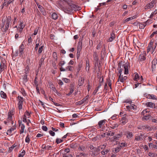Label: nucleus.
Here are the masks:
<instances>
[{
  "label": "nucleus",
  "instance_id": "obj_1",
  "mask_svg": "<svg viewBox=\"0 0 157 157\" xmlns=\"http://www.w3.org/2000/svg\"><path fill=\"white\" fill-rule=\"evenodd\" d=\"M118 68L122 69L123 70L124 69V74H128V64L125 63L124 62L122 61L119 63L118 65Z\"/></svg>",
  "mask_w": 157,
  "mask_h": 157
},
{
  "label": "nucleus",
  "instance_id": "obj_2",
  "mask_svg": "<svg viewBox=\"0 0 157 157\" xmlns=\"http://www.w3.org/2000/svg\"><path fill=\"white\" fill-rule=\"evenodd\" d=\"M93 56L94 57V69L96 70L97 69V66H98V52H94Z\"/></svg>",
  "mask_w": 157,
  "mask_h": 157
},
{
  "label": "nucleus",
  "instance_id": "obj_3",
  "mask_svg": "<svg viewBox=\"0 0 157 157\" xmlns=\"http://www.w3.org/2000/svg\"><path fill=\"white\" fill-rule=\"evenodd\" d=\"M18 107L19 110L21 109L22 106V103L24 101L23 98L22 97L18 96Z\"/></svg>",
  "mask_w": 157,
  "mask_h": 157
},
{
  "label": "nucleus",
  "instance_id": "obj_4",
  "mask_svg": "<svg viewBox=\"0 0 157 157\" xmlns=\"http://www.w3.org/2000/svg\"><path fill=\"white\" fill-rule=\"evenodd\" d=\"M11 21V19L10 17L8 16V17H7V21L6 25V28L3 29H2L3 32H6V30L8 29V28L9 27V24L10 23Z\"/></svg>",
  "mask_w": 157,
  "mask_h": 157
},
{
  "label": "nucleus",
  "instance_id": "obj_5",
  "mask_svg": "<svg viewBox=\"0 0 157 157\" xmlns=\"http://www.w3.org/2000/svg\"><path fill=\"white\" fill-rule=\"evenodd\" d=\"M157 67V59H154L152 62L151 68L152 72L155 71Z\"/></svg>",
  "mask_w": 157,
  "mask_h": 157
},
{
  "label": "nucleus",
  "instance_id": "obj_6",
  "mask_svg": "<svg viewBox=\"0 0 157 157\" xmlns=\"http://www.w3.org/2000/svg\"><path fill=\"white\" fill-rule=\"evenodd\" d=\"M128 121V119L126 117V115L124 114L123 117L121 118V120L120 121L121 124L122 125H124L126 124Z\"/></svg>",
  "mask_w": 157,
  "mask_h": 157
},
{
  "label": "nucleus",
  "instance_id": "obj_7",
  "mask_svg": "<svg viewBox=\"0 0 157 157\" xmlns=\"http://www.w3.org/2000/svg\"><path fill=\"white\" fill-rule=\"evenodd\" d=\"M155 1L153 0L148 4H147L145 6V9H149L153 8L154 6V4H155Z\"/></svg>",
  "mask_w": 157,
  "mask_h": 157
},
{
  "label": "nucleus",
  "instance_id": "obj_8",
  "mask_svg": "<svg viewBox=\"0 0 157 157\" xmlns=\"http://www.w3.org/2000/svg\"><path fill=\"white\" fill-rule=\"evenodd\" d=\"M88 96H86L82 100L77 102L75 104L76 105H80L83 104L85 102L87 99Z\"/></svg>",
  "mask_w": 157,
  "mask_h": 157
},
{
  "label": "nucleus",
  "instance_id": "obj_9",
  "mask_svg": "<svg viewBox=\"0 0 157 157\" xmlns=\"http://www.w3.org/2000/svg\"><path fill=\"white\" fill-rule=\"evenodd\" d=\"M37 6L38 8H39L40 11L42 13V14L44 15H45L46 14V13L44 11V8L41 5L37 3Z\"/></svg>",
  "mask_w": 157,
  "mask_h": 157
},
{
  "label": "nucleus",
  "instance_id": "obj_10",
  "mask_svg": "<svg viewBox=\"0 0 157 157\" xmlns=\"http://www.w3.org/2000/svg\"><path fill=\"white\" fill-rule=\"evenodd\" d=\"M146 57L144 54H140L139 56V60L140 62L145 60Z\"/></svg>",
  "mask_w": 157,
  "mask_h": 157
},
{
  "label": "nucleus",
  "instance_id": "obj_11",
  "mask_svg": "<svg viewBox=\"0 0 157 157\" xmlns=\"http://www.w3.org/2000/svg\"><path fill=\"white\" fill-rule=\"evenodd\" d=\"M105 48H104L102 50L101 52L103 53V55L101 54V58L100 59V63H99V64L100 65H101V64H102V62H103V60H104L103 58H104V53H105Z\"/></svg>",
  "mask_w": 157,
  "mask_h": 157
},
{
  "label": "nucleus",
  "instance_id": "obj_12",
  "mask_svg": "<svg viewBox=\"0 0 157 157\" xmlns=\"http://www.w3.org/2000/svg\"><path fill=\"white\" fill-rule=\"evenodd\" d=\"M146 105L147 107L151 108H154L155 106V104L154 103L151 102L146 103Z\"/></svg>",
  "mask_w": 157,
  "mask_h": 157
},
{
  "label": "nucleus",
  "instance_id": "obj_13",
  "mask_svg": "<svg viewBox=\"0 0 157 157\" xmlns=\"http://www.w3.org/2000/svg\"><path fill=\"white\" fill-rule=\"evenodd\" d=\"M24 49V46L23 44H21L19 48V51L20 53V56L22 55L23 53V50Z\"/></svg>",
  "mask_w": 157,
  "mask_h": 157
},
{
  "label": "nucleus",
  "instance_id": "obj_14",
  "mask_svg": "<svg viewBox=\"0 0 157 157\" xmlns=\"http://www.w3.org/2000/svg\"><path fill=\"white\" fill-rule=\"evenodd\" d=\"M84 81V77H82L81 78V79H79L78 82V85H79V86H82Z\"/></svg>",
  "mask_w": 157,
  "mask_h": 157
},
{
  "label": "nucleus",
  "instance_id": "obj_15",
  "mask_svg": "<svg viewBox=\"0 0 157 157\" xmlns=\"http://www.w3.org/2000/svg\"><path fill=\"white\" fill-rule=\"evenodd\" d=\"M127 135V138L128 139H131L133 136L132 132L129 131H127L126 132Z\"/></svg>",
  "mask_w": 157,
  "mask_h": 157
},
{
  "label": "nucleus",
  "instance_id": "obj_16",
  "mask_svg": "<svg viewBox=\"0 0 157 157\" xmlns=\"http://www.w3.org/2000/svg\"><path fill=\"white\" fill-rule=\"evenodd\" d=\"M82 48V42H78V45L77 48V51L78 52H80Z\"/></svg>",
  "mask_w": 157,
  "mask_h": 157
},
{
  "label": "nucleus",
  "instance_id": "obj_17",
  "mask_svg": "<svg viewBox=\"0 0 157 157\" xmlns=\"http://www.w3.org/2000/svg\"><path fill=\"white\" fill-rule=\"evenodd\" d=\"M106 120H101L99 122V128H101L102 126H104V125L105 123Z\"/></svg>",
  "mask_w": 157,
  "mask_h": 157
},
{
  "label": "nucleus",
  "instance_id": "obj_18",
  "mask_svg": "<svg viewBox=\"0 0 157 157\" xmlns=\"http://www.w3.org/2000/svg\"><path fill=\"white\" fill-rule=\"evenodd\" d=\"M146 98H147L151 99H156V96L153 94H147L146 95Z\"/></svg>",
  "mask_w": 157,
  "mask_h": 157
},
{
  "label": "nucleus",
  "instance_id": "obj_19",
  "mask_svg": "<svg viewBox=\"0 0 157 157\" xmlns=\"http://www.w3.org/2000/svg\"><path fill=\"white\" fill-rule=\"evenodd\" d=\"M119 81L122 82H124V80L123 79V75H120L119 76L118 79V81L117 82V83L118 84V82H119Z\"/></svg>",
  "mask_w": 157,
  "mask_h": 157
},
{
  "label": "nucleus",
  "instance_id": "obj_20",
  "mask_svg": "<svg viewBox=\"0 0 157 157\" xmlns=\"http://www.w3.org/2000/svg\"><path fill=\"white\" fill-rule=\"evenodd\" d=\"M155 39H152L150 43H149V45H148V48H152V45H153V43L155 42Z\"/></svg>",
  "mask_w": 157,
  "mask_h": 157
},
{
  "label": "nucleus",
  "instance_id": "obj_21",
  "mask_svg": "<svg viewBox=\"0 0 157 157\" xmlns=\"http://www.w3.org/2000/svg\"><path fill=\"white\" fill-rule=\"evenodd\" d=\"M115 38V34L113 33H112L111 34V36L108 39V42H111Z\"/></svg>",
  "mask_w": 157,
  "mask_h": 157
},
{
  "label": "nucleus",
  "instance_id": "obj_22",
  "mask_svg": "<svg viewBox=\"0 0 157 157\" xmlns=\"http://www.w3.org/2000/svg\"><path fill=\"white\" fill-rule=\"evenodd\" d=\"M6 67L5 64L3 62L1 63L0 66V72H2L4 70V68Z\"/></svg>",
  "mask_w": 157,
  "mask_h": 157
},
{
  "label": "nucleus",
  "instance_id": "obj_23",
  "mask_svg": "<svg viewBox=\"0 0 157 157\" xmlns=\"http://www.w3.org/2000/svg\"><path fill=\"white\" fill-rule=\"evenodd\" d=\"M12 114L11 113H9L8 114V122H9L10 121H12L11 123L12 124H13V121H12Z\"/></svg>",
  "mask_w": 157,
  "mask_h": 157
},
{
  "label": "nucleus",
  "instance_id": "obj_24",
  "mask_svg": "<svg viewBox=\"0 0 157 157\" xmlns=\"http://www.w3.org/2000/svg\"><path fill=\"white\" fill-rule=\"evenodd\" d=\"M100 76L99 79V82L101 83V84L100 85V86H101L102 84H103V75H101V72H100Z\"/></svg>",
  "mask_w": 157,
  "mask_h": 157
},
{
  "label": "nucleus",
  "instance_id": "obj_25",
  "mask_svg": "<svg viewBox=\"0 0 157 157\" xmlns=\"http://www.w3.org/2000/svg\"><path fill=\"white\" fill-rule=\"evenodd\" d=\"M69 6H70L72 10L76 11V5L73 4H71V5H69Z\"/></svg>",
  "mask_w": 157,
  "mask_h": 157
},
{
  "label": "nucleus",
  "instance_id": "obj_26",
  "mask_svg": "<svg viewBox=\"0 0 157 157\" xmlns=\"http://www.w3.org/2000/svg\"><path fill=\"white\" fill-rule=\"evenodd\" d=\"M58 16L55 13H53L52 14V18L54 20H56L58 18Z\"/></svg>",
  "mask_w": 157,
  "mask_h": 157
},
{
  "label": "nucleus",
  "instance_id": "obj_27",
  "mask_svg": "<svg viewBox=\"0 0 157 157\" xmlns=\"http://www.w3.org/2000/svg\"><path fill=\"white\" fill-rule=\"evenodd\" d=\"M110 124V127L112 129H114L115 128L119 126L117 123H113L112 124Z\"/></svg>",
  "mask_w": 157,
  "mask_h": 157
},
{
  "label": "nucleus",
  "instance_id": "obj_28",
  "mask_svg": "<svg viewBox=\"0 0 157 157\" xmlns=\"http://www.w3.org/2000/svg\"><path fill=\"white\" fill-rule=\"evenodd\" d=\"M78 149L79 150H81L82 151H85L86 148L84 146H79L78 147Z\"/></svg>",
  "mask_w": 157,
  "mask_h": 157
},
{
  "label": "nucleus",
  "instance_id": "obj_29",
  "mask_svg": "<svg viewBox=\"0 0 157 157\" xmlns=\"http://www.w3.org/2000/svg\"><path fill=\"white\" fill-rule=\"evenodd\" d=\"M44 58L42 56L39 62V66H40V67H41L42 63L44 62Z\"/></svg>",
  "mask_w": 157,
  "mask_h": 157
},
{
  "label": "nucleus",
  "instance_id": "obj_30",
  "mask_svg": "<svg viewBox=\"0 0 157 157\" xmlns=\"http://www.w3.org/2000/svg\"><path fill=\"white\" fill-rule=\"evenodd\" d=\"M27 74H25L24 75L23 77V81L25 82H27L28 80L27 78Z\"/></svg>",
  "mask_w": 157,
  "mask_h": 157
},
{
  "label": "nucleus",
  "instance_id": "obj_31",
  "mask_svg": "<svg viewBox=\"0 0 157 157\" xmlns=\"http://www.w3.org/2000/svg\"><path fill=\"white\" fill-rule=\"evenodd\" d=\"M148 112H149V111H148V109H146L144 110L141 113V115H143L144 116L145 114L146 113H147Z\"/></svg>",
  "mask_w": 157,
  "mask_h": 157
},
{
  "label": "nucleus",
  "instance_id": "obj_32",
  "mask_svg": "<svg viewBox=\"0 0 157 157\" xmlns=\"http://www.w3.org/2000/svg\"><path fill=\"white\" fill-rule=\"evenodd\" d=\"M0 94L1 97L3 98H6V94L3 92L1 91L0 92Z\"/></svg>",
  "mask_w": 157,
  "mask_h": 157
},
{
  "label": "nucleus",
  "instance_id": "obj_33",
  "mask_svg": "<svg viewBox=\"0 0 157 157\" xmlns=\"http://www.w3.org/2000/svg\"><path fill=\"white\" fill-rule=\"evenodd\" d=\"M40 43V40H38V43H37V41H36V46L35 48V49L36 51H37L38 49V47Z\"/></svg>",
  "mask_w": 157,
  "mask_h": 157
},
{
  "label": "nucleus",
  "instance_id": "obj_34",
  "mask_svg": "<svg viewBox=\"0 0 157 157\" xmlns=\"http://www.w3.org/2000/svg\"><path fill=\"white\" fill-rule=\"evenodd\" d=\"M106 127L105 126H102L101 128L99 127V129L100 128V129H99V131H100L101 132L103 131L104 132L106 130Z\"/></svg>",
  "mask_w": 157,
  "mask_h": 157
},
{
  "label": "nucleus",
  "instance_id": "obj_35",
  "mask_svg": "<svg viewBox=\"0 0 157 157\" xmlns=\"http://www.w3.org/2000/svg\"><path fill=\"white\" fill-rule=\"evenodd\" d=\"M86 70L87 71V70H88V71L89 70V69L90 68V64L89 63V61H88L87 60H86Z\"/></svg>",
  "mask_w": 157,
  "mask_h": 157
},
{
  "label": "nucleus",
  "instance_id": "obj_36",
  "mask_svg": "<svg viewBox=\"0 0 157 157\" xmlns=\"http://www.w3.org/2000/svg\"><path fill=\"white\" fill-rule=\"evenodd\" d=\"M135 75L134 77L133 78V79L134 80L137 81V79L139 78V74L137 73H135Z\"/></svg>",
  "mask_w": 157,
  "mask_h": 157
},
{
  "label": "nucleus",
  "instance_id": "obj_37",
  "mask_svg": "<svg viewBox=\"0 0 157 157\" xmlns=\"http://www.w3.org/2000/svg\"><path fill=\"white\" fill-rule=\"evenodd\" d=\"M157 13V10H155L153 12H152L151 15L150 16V18H152V17H153V16L156 14Z\"/></svg>",
  "mask_w": 157,
  "mask_h": 157
},
{
  "label": "nucleus",
  "instance_id": "obj_38",
  "mask_svg": "<svg viewBox=\"0 0 157 157\" xmlns=\"http://www.w3.org/2000/svg\"><path fill=\"white\" fill-rule=\"evenodd\" d=\"M25 128V126L24 124H21V129L20 131V132L21 134L24 132V129Z\"/></svg>",
  "mask_w": 157,
  "mask_h": 157
},
{
  "label": "nucleus",
  "instance_id": "obj_39",
  "mask_svg": "<svg viewBox=\"0 0 157 157\" xmlns=\"http://www.w3.org/2000/svg\"><path fill=\"white\" fill-rule=\"evenodd\" d=\"M53 56L54 59L57 61V53L55 52H54L53 53Z\"/></svg>",
  "mask_w": 157,
  "mask_h": 157
},
{
  "label": "nucleus",
  "instance_id": "obj_40",
  "mask_svg": "<svg viewBox=\"0 0 157 157\" xmlns=\"http://www.w3.org/2000/svg\"><path fill=\"white\" fill-rule=\"evenodd\" d=\"M29 67L28 66H27L25 67V74H27L29 72Z\"/></svg>",
  "mask_w": 157,
  "mask_h": 157
},
{
  "label": "nucleus",
  "instance_id": "obj_41",
  "mask_svg": "<svg viewBox=\"0 0 157 157\" xmlns=\"http://www.w3.org/2000/svg\"><path fill=\"white\" fill-rule=\"evenodd\" d=\"M44 47V46L42 45V46H41L39 48L38 51V52L39 54H40V53H41V52H42V51L43 50Z\"/></svg>",
  "mask_w": 157,
  "mask_h": 157
},
{
  "label": "nucleus",
  "instance_id": "obj_42",
  "mask_svg": "<svg viewBox=\"0 0 157 157\" xmlns=\"http://www.w3.org/2000/svg\"><path fill=\"white\" fill-rule=\"evenodd\" d=\"M107 132L103 133V132H101L100 134L101 135L100 136V138H102L104 137L106 135Z\"/></svg>",
  "mask_w": 157,
  "mask_h": 157
},
{
  "label": "nucleus",
  "instance_id": "obj_43",
  "mask_svg": "<svg viewBox=\"0 0 157 157\" xmlns=\"http://www.w3.org/2000/svg\"><path fill=\"white\" fill-rule=\"evenodd\" d=\"M107 132L103 133V132H101L100 134L101 135L100 136V138H102L104 137L106 135Z\"/></svg>",
  "mask_w": 157,
  "mask_h": 157
},
{
  "label": "nucleus",
  "instance_id": "obj_44",
  "mask_svg": "<svg viewBox=\"0 0 157 157\" xmlns=\"http://www.w3.org/2000/svg\"><path fill=\"white\" fill-rule=\"evenodd\" d=\"M63 140L60 139L59 138H57L56 140V142L57 144H59L61 142H62L63 141Z\"/></svg>",
  "mask_w": 157,
  "mask_h": 157
},
{
  "label": "nucleus",
  "instance_id": "obj_45",
  "mask_svg": "<svg viewBox=\"0 0 157 157\" xmlns=\"http://www.w3.org/2000/svg\"><path fill=\"white\" fill-rule=\"evenodd\" d=\"M16 145H15V144L13 145L11 147L9 148V149L8 152H11L13 150V149L14 148V147H16Z\"/></svg>",
  "mask_w": 157,
  "mask_h": 157
},
{
  "label": "nucleus",
  "instance_id": "obj_46",
  "mask_svg": "<svg viewBox=\"0 0 157 157\" xmlns=\"http://www.w3.org/2000/svg\"><path fill=\"white\" fill-rule=\"evenodd\" d=\"M30 141V136L29 135H28L25 139V142L26 143H29Z\"/></svg>",
  "mask_w": 157,
  "mask_h": 157
},
{
  "label": "nucleus",
  "instance_id": "obj_47",
  "mask_svg": "<svg viewBox=\"0 0 157 157\" xmlns=\"http://www.w3.org/2000/svg\"><path fill=\"white\" fill-rule=\"evenodd\" d=\"M63 157H73L71 154H67V153L63 154Z\"/></svg>",
  "mask_w": 157,
  "mask_h": 157
},
{
  "label": "nucleus",
  "instance_id": "obj_48",
  "mask_svg": "<svg viewBox=\"0 0 157 157\" xmlns=\"http://www.w3.org/2000/svg\"><path fill=\"white\" fill-rule=\"evenodd\" d=\"M114 135V133L113 132H112L111 131H109L108 133H107L106 135L107 136H113Z\"/></svg>",
  "mask_w": 157,
  "mask_h": 157
},
{
  "label": "nucleus",
  "instance_id": "obj_49",
  "mask_svg": "<svg viewBox=\"0 0 157 157\" xmlns=\"http://www.w3.org/2000/svg\"><path fill=\"white\" fill-rule=\"evenodd\" d=\"M142 139L140 136H136L135 138V140L137 141H139Z\"/></svg>",
  "mask_w": 157,
  "mask_h": 157
},
{
  "label": "nucleus",
  "instance_id": "obj_50",
  "mask_svg": "<svg viewBox=\"0 0 157 157\" xmlns=\"http://www.w3.org/2000/svg\"><path fill=\"white\" fill-rule=\"evenodd\" d=\"M142 128L144 129H148L149 130L151 129V128L147 125L142 126Z\"/></svg>",
  "mask_w": 157,
  "mask_h": 157
},
{
  "label": "nucleus",
  "instance_id": "obj_51",
  "mask_svg": "<svg viewBox=\"0 0 157 157\" xmlns=\"http://www.w3.org/2000/svg\"><path fill=\"white\" fill-rule=\"evenodd\" d=\"M155 42L153 44H155V46L154 47H152V51L153 52L154 51V50H155L156 47V45H157V40H155Z\"/></svg>",
  "mask_w": 157,
  "mask_h": 157
},
{
  "label": "nucleus",
  "instance_id": "obj_52",
  "mask_svg": "<svg viewBox=\"0 0 157 157\" xmlns=\"http://www.w3.org/2000/svg\"><path fill=\"white\" fill-rule=\"evenodd\" d=\"M25 151L24 150H23L21 153L19 154V155L18 156V157H23V155L25 154Z\"/></svg>",
  "mask_w": 157,
  "mask_h": 157
},
{
  "label": "nucleus",
  "instance_id": "obj_53",
  "mask_svg": "<svg viewBox=\"0 0 157 157\" xmlns=\"http://www.w3.org/2000/svg\"><path fill=\"white\" fill-rule=\"evenodd\" d=\"M62 80L66 83H68L70 82V80L66 78H63Z\"/></svg>",
  "mask_w": 157,
  "mask_h": 157
},
{
  "label": "nucleus",
  "instance_id": "obj_54",
  "mask_svg": "<svg viewBox=\"0 0 157 157\" xmlns=\"http://www.w3.org/2000/svg\"><path fill=\"white\" fill-rule=\"evenodd\" d=\"M107 83L108 84V85L109 86L110 88L111 89V81L110 79L108 80H107Z\"/></svg>",
  "mask_w": 157,
  "mask_h": 157
},
{
  "label": "nucleus",
  "instance_id": "obj_55",
  "mask_svg": "<svg viewBox=\"0 0 157 157\" xmlns=\"http://www.w3.org/2000/svg\"><path fill=\"white\" fill-rule=\"evenodd\" d=\"M120 134H117L116 136H114V139L115 140H118L119 138L120 137Z\"/></svg>",
  "mask_w": 157,
  "mask_h": 157
},
{
  "label": "nucleus",
  "instance_id": "obj_56",
  "mask_svg": "<svg viewBox=\"0 0 157 157\" xmlns=\"http://www.w3.org/2000/svg\"><path fill=\"white\" fill-rule=\"evenodd\" d=\"M37 79V77L36 76L35 77L34 82L36 86H38V82L37 81L36 79Z\"/></svg>",
  "mask_w": 157,
  "mask_h": 157
},
{
  "label": "nucleus",
  "instance_id": "obj_57",
  "mask_svg": "<svg viewBox=\"0 0 157 157\" xmlns=\"http://www.w3.org/2000/svg\"><path fill=\"white\" fill-rule=\"evenodd\" d=\"M42 128L44 131H47L48 130L47 127L45 126H42Z\"/></svg>",
  "mask_w": 157,
  "mask_h": 157
},
{
  "label": "nucleus",
  "instance_id": "obj_58",
  "mask_svg": "<svg viewBox=\"0 0 157 157\" xmlns=\"http://www.w3.org/2000/svg\"><path fill=\"white\" fill-rule=\"evenodd\" d=\"M70 89H72L74 90V83H71L70 84Z\"/></svg>",
  "mask_w": 157,
  "mask_h": 157
},
{
  "label": "nucleus",
  "instance_id": "obj_59",
  "mask_svg": "<svg viewBox=\"0 0 157 157\" xmlns=\"http://www.w3.org/2000/svg\"><path fill=\"white\" fill-rule=\"evenodd\" d=\"M130 20H132L131 19V18H130V17H128V18L126 19H125L124 20V23H127L129 21H130Z\"/></svg>",
  "mask_w": 157,
  "mask_h": 157
},
{
  "label": "nucleus",
  "instance_id": "obj_60",
  "mask_svg": "<svg viewBox=\"0 0 157 157\" xmlns=\"http://www.w3.org/2000/svg\"><path fill=\"white\" fill-rule=\"evenodd\" d=\"M65 64V62L64 61H60L59 63V65L60 66H62L63 65Z\"/></svg>",
  "mask_w": 157,
  "mask_h": 157
},
{
  "label": "nucleus",
  "instance_id": "obj_61",
  "mask_svg": "<svg viewBox=\"0 0 157 157\" xmlns=\"http://www.w3.org/2000/svg\"><path fill=\"white\" fill-rule=\"evenodd\" d=\"M22 24H23L22 22L20 21V25L21 27V28L22 29H24V28L25 26V25H22Z\"/></svg>",
  "mask_w": 157,
  "mask_h": 157
},
{
  "label": "nucleus",
  "instance_id": "obj_62",
  "mask_svg": "<svg viewBox=\"0 0 157 157\" xmlns=\"http://www.w3.org/2000/svg\"><path fill=\"white\" fill-rule=\"evenodd\" d=\"M135 106L134 105H131L130 106H127L126 107L127 108H129V109H134V106Z\"/></svg>",
  "mask_w": 157,
  "mask_h": 157
},
{
  "label": "nucleus",
  "instance_id": "obj_63",
  "mask_svg": "<svg viewBox=\"0 0 157 157\" xmlns=\"http://www.w3.org/2000/svg\"><path fill=\"white\" fill-rule=\"evenodd\" d=\"M49 133L52 136H54L55 135V132L52 130H50L49 131Z\"/></svg>",
  "mask_w": 157,
  "mask_h": 157
},
{
  "label": "nucleus",
  "instance_id": "obj_64",
  "mask_svg": "<svg viewBox=\"0 0 157 157\" xmlns=\"http://www.w3.org/2000/svg\"><path fill=\"white\" fill-rule=\"evenodd\" d=\"M72 66H69L66 67V69H68L70 71H72Z\"/></svg>",
  "mask_w": 157,
  "mask_h": 157
}]
</instances>
